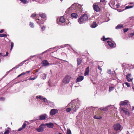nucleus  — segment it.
<instances>
[{
    "instance_id": "nucleus-51",
    "label": "nucleus",
    "mask_w": 134,
    "mask_h": 134,
    "mask_svg": "<svg viewBox=\"0 0 134 134\" xmlns=\"http://www.w3.org/2000/svg\"><path fill=\"white\" fill-rule=\"evenodd\" d=\"M46 29V27L44 26H43L41 29V30L42 31H44Z\"/></svg>"
},
{
    "instance_id": "nucleus-45",
    "label": "nucleus",
    "mask_w": 134,
    "mask_h": 134,
    "mask_svg": "<svg viewBox=\"0 0 134 134\" xmlns=\"http://www.w3.org/2000/svg\"><path fill=\"white\" fill-rule=\"evenodd\" d=\"M129 29L128 28H125L123 30L124 32H126L129 31Z\"/></svg>"
},
{
    "instance_id": "nucleus-29",
    "label": "nucleus",
    "mask_w": 134,
    "mask_h": 134,
    "mask_svg": "<svg viewBox=\"0 0 134 134\" xmlns=\"http://www.w3.org/2000/svg\"><path fill=\"white\" fill-rule=\"evenodd\" d=\"M97 26V24L96 22H93V24L91 25V27L95 28Z\"/></svg>"
},
{
    "instance_id": "nucleus-26",
    "label": "nucleus",
    "mask_w": 134,
    "mask_h": 134,
    "mask_svg": "<svg viewBox=\"0 0 134 134\" xmlns=\"http://www.w3.org/2000/svg\"><path fill=\"white\" fill-rule=\"evenodd\" d=\"M59 21L60 22L62 23H64L65 22V19L64 17L62 16L60 18Z\"/></svg>"
},
{
    "instance_id": "nucleus-49",
    "label": "nucleus",
    "mask_w": 134,
    "mask_h": 134,
    "mask_svg": "<svg viewBox=\"0 0 134 134\" xmlns=\"http://www.w3.org/2000/svg\"><path fill=\"white\" fill-rule=\"evenodd\" d=\"M67 134H71V131L69 129L68 130Z\"/></svg>"
},
{
    "instance_id": "nucleus-21",
    "label": "nucleus",
    "mask_w": 134,
    "mask_h": 134,
    "mask_svg": "<svg viewBox=\"0 0 134 134\" xmlns=\"http://www.w3.org/2000/svg\"><path fill=\"white\" fill-rule=\"evenodd\" d=\"M77 66H79V65H80L82 62V59L81 58H77Z\"/></svg>"
},
{
    "instance_id": "nucleus-48",
    "label": "nucleus",
    "mask_w": 134,
    "mask_h": 134,
    "mask_svg": "<svg viewBox=\"0 0 134 134\" xmlns=\"http://www.w3.org/2000/svg\"><path fill=\"white\" fill-rule=\"evenodd\" d=\"M36 78V77H31L29 79H28V80H34Z\"/></svg>"
},
{
    "instance_id": "nucleus-24",
    "label": "nucleus",
    "mask_w": 134,
    "mask_h": 134,
    "mask_svg": "<svg viewBox=\"0 0 134 134\" xmlns=\"http://www.w3.org/2000/svg\"><path fill=\"white\" fill-rule=\"evenodd\" d=\"M107 42L109 46L111 47L112 48L114 46V44L111 41H108Z\"/></svg>"
},
{
    "instance_id": "nucleus-40",
    "label": "nucleus",
    "mask_w": 134,
    "mask_h": 134,
    "mask_svg": "<svg viewBox=\"0 0 134 134\" xmlns=\"http://www.w3.org/2000/svg\"><path fill=\"white\" fill-rule=\"evenodd\" d=\"M7 35L6 34H0V37H7Z\"/></svg>"
},
{
    "instance_id": "nucleus-44",
    "label": "nucleus",
    "mask_w": 134,
    "mask_h": 134,
    "mask_svg": "<svg viewBox=\"0 0 134 134\" xmlns=\"http://www.w3.org/2000/svg\"><path fill=\"white\" fill-rule=\"evenodd\" d=\"M71 108L70 107V108H67L66 109V111L67 112H69L70 111H71Z\"/></svg>"
},
{
    "instance_id": "nucleus-58",
    "label": "nucleus",
    "mask_w": 134,
    "mask_h": 134,
    "mask_svg": "<svg viewBox=\"0 0 134 134\" xmlns=\"http://www.w3.org/2000/svg\"><path fill=\"white\" fill-rule=\"evenodd\" d=\"M4 99H5V98H4V97H1V98H0V100H2V101H3L4 100Z\"/></svg>"
},
{
    "instance_id": "nucleus-5",
    "label": "nucleus",
    "mask_w": 134,
    "mask_h": 134,
    "mask_svg": "<svg viewBox=\"0 0 134 134\" xmlns=\"http://www.w3.org/2000/svg\"><path fill=\"white\" fill-rule=\"evenodd\" d=\"M59 47H60V48H63L66 47V48L67 49H69L70 51L72 50L73 51H74L71 46L68 44H66L60 46H59Z\"/></svg>"
},
{
    "instance_id": "nucleus-57",
    "label": "nucleus",
    "mask_w": 134,
    "mask_h": 134,
    "mask_svg": "<svg viewBox=\"0 0 134 134\" xmlns=\"http://www.w3.org/2000/svg\"><path fill=\"white\" fill-rule=\"evenodd\" d=\"M40 55V54H38L35 55H32V57L33 58V57H36L37 55Z\"/></svg>"
},
{
    "instance_id": "nucleus-14",
    "label": "nucleus",
    "mask_w": 134,
    "mask_h": 134,
    "mask_svg": "<svg viewBox=\"0 0 134 134\" xmlns=\"http://www.w3.org/2000/svg\"><path fill=\"white\" fill-rule=\"evenodd\" d=\"M76 7H77L80 13H81L82 12V6L78 4V3H76Z\"/></svg>"
},
{
    "instance_id": "nucleus-6",
    "label": "nucleus",
    "mask_w": 134,
    "mask_h": 134,
    "mask_svg": "<svg viewBox=\"0 0 134 134\" xmlns=\"http://www.w3.org/2000/svg\"><path fill=\"white\" fill-rule=\"evenodd\" d=\"M74 101V100L69 103L68 105V107H69L70 106L72 109L75 111V102Z\"/></svg>"
},
{
    "instance_id": "nucleus-61",
    "label": "nucleus",
    "mask_w": 134,
    "mask_h": 134,
    "mask_svg": "<svg viewBox=\"0 0 134 134\" xmlns=\"http://www.w3.org/2000/svg\"><path fill=\"white\" fill-rule=\"evenodd\" d=\"M21 74H22V75H25V74H26V72H23L22 73H21Z\"/></svg>"
},
{
    "instance_id": "nucleus-53",
    "label": "nucleus",
    "mask_w": 134,
    "mask_h": 134,
    "mask_svg": "<svg viewBox=\"0 0 134 134\" xmlns=\"http://www.w3.org/2000/svg\"><path fill=\"white\" fill-rule=\"evenodd\" d=\"M9 132V131L8 130H7L4 132V134H8Z\"/></svg>"
},
{
    "instance_id": "nucleus-47",
    "label": "nucleus",
    "mask_w": 134,
    "mask_h": 134,
    "mask_svg": "<svg viewBox=\"0 0 134 134\" xmlns=\"http://www.w3.org/2000/svg\"><path fill=\"white\" fill-rule=\"evenodd\" d=\"M125 83L127 87H130V83L127 82H125Z\"/></svg>"
},
{
    "instance_id": "nucleus-23",
    "label": "nucleus",
    "mask_w": 134,
    "mask_h": 134,
    "mask_svg": "<svg viewBox=\"0 0 134 134\" xmlns=\"http://www.w3.org/2000/svg\"><path fill=\"white\" fill-rule=\"evenodd\" d=\"M120 104L121 106L127 105V101L125 100L123 102H121V103H120Z\"/></svg>"
},
{
    "instance_id": "nucleus-38",
    "label": "nucleus",
    "mask_w": 134,
    "mask_h": 134,
    "mask_svg": "<svg viewBox=\"0 0 134 134\" xmlns=\"http://www.w3.org/2000/svg\"><path fill=\"white\" fill-rule=\"evenodd\" d=\"M76 100H77V107H79V106L80 105V102L78 98H77Z\"/></svg>"
},
{
    "instance_id": "nucleus-63",
    "label": "nucleus",
    "mask_w": 134,
    "mask_h": 134,
    "mask_svg": "<svg viewBox=\"0 0 134 134\" xmlns=\"http://www.w3.org/2000/svg\"><path fill=\"white\" fill-rule=\"evenodd\" d=\"M25 72H26V73L29 74V73L30 72V71H26Z\"/></svg>"
},
{
    "instance_id": "nucleus-17",
    "label": "nucleus",
    "mask_w": 134,
    "mask_h": 134,
    "mask_svg": "<svg viewBox=\"0 0 134 134\" xmlns=\"http://www.w3.org/2000/svg\"><path fill=\"white\" fill-rule=\"evenodd\" d=\"M45 126H47V127L49 128H53L54 127V124L52 122L47 123L44 124Z\"/></svg>"
},
{
    "instance_id": "nucleus-50",
    "label": "nucleus",
    "mask_w": 134,
    "mask_h": 134,
    "mask_svg": "<svg viewBox=\"0 0 134 134\" xmlns=\"http://www.w3.org/2000/svg\"><path fill=\"white\" fill-rule=\"evenodd\" d=\"M32 58H33V57H32V55L30 56L26 60V61H27L28 60H30Z\"/></svg>"
},
{
    "instance_id": "nucleus-22",
    "label": "nucleus",
    "mask_w": 134,
    "mask_h": 134,
    "mask_svg": "<svg viewBox=\"0 0 134 134\" xmlns=\"http://www.w3.org/2000/svg\"><path fill=\"white\" fill-rule=\"evenodd\" d=\"M48 105H49L50 107L53 108L55 106L53 102L49 101Z\"/></svg>"
},
{
    "instance_id": "nucleus-35",
    "label": "nucleus",
    "mask_w": 134,
    "mask_h": 134,
    "mask_svg": "<svg viewBox=\"0 0 134 134\" xmlns=\"http://www.w3.org/2000/svg\"><path fill=\"white\" fill-rule=\"evenodd\" d=\"M134 6V4L133 5H132V6H126L125 7V9H127L132 8Z\"/></svg>"
},
{
    "instance_id": "nucleus-62",
    "label": "nucleus",
    "mask_w": 134,
    "mask_h": 134,
    "mask_svg": "<svg viewBox=\"0 0 134 134\" xmlns=\"http://www.w3.org/2000/svg\"><path fill=\"white\" fill-rule=\"evenodd\" d=\"M4 31V30H0V33H2Z\"/></svg>"
},
{
    "instance_id": "nucleus-60",
    "label": "nucleus",
    "mask_w": 134,
    "mask_h": 134,
    "mask_svg": "<svg viewBox=\"0 0 134 134\" xmlns=\"http://www.w3.org/2000/svg\"><path fill=\"white\" fill-rule=\"evenodd\" d=\"M100 2H105V0H100Z\"/></svg>"
},
{
    "instance_id": "nucleus-42",
    "label": "nucleus",
    "mask_w": 134,
    "mask_h": 134,
    "mask_svg": "<svg viewBox=\"0 0 134 134\" xmlns=\"http://www.w3.org/2000/svg\"><path fill=\"white\" fill-rule=\"evenodd\" d=\"M114 89V87H110L109 88V91L110 92L111 91H112Z\"/></svg>"
},
{
    "instance_id": "nucleus-33",
    "label": "nucleus",
    "mask_w": 134,
    "mask_h": 134,
    "mask_svg": "<svg viewBox=\"0 0 134 134\" xmlns=\"http://www.w3.org/2000/svg\"><path fill=\"white\" fill-rule=\"evenodd\" d=\"M42 77L43 79H46L47 77V74L45 73H43L42 74Z\"/></svg>"
},
{
    "instance_id": "nucleus-27",
    "label": "nucleus",
    "mask_w": 134,
    "mask_h": 134,
    "mask_svg": "<svg viewBox=\"0 0 134 134\" xmlns=\"http://www.w3.org/2000/svg\"><path fill=\"white\" fill-rule=\"evenodd\" d=\"M94 118L95 119H100L102 118L101 116H98L97 115H95L94 116Z\"/></svg>"
},
{
    "instance_id": "nucleus-59",
    "label": "nucleus",
    "mask_w": 134,
    "mask_h": 134,
    "mask_svg": "<svg viewBox=\"0 0 134 134\" xmlns=\"http://www.w3.org/2000/svg\"><path fill=\"white\" fill-rule=\"evenodd\" d=\"M111 71L110 70H108V73L109 74H111Z\"/></svg>"
},
{
    "instance_id": "nucleus-30",
    "label": "nucleus",
    "mask_w": 134,
    "mask_h": 134,
    "mask_svg": "<svg viewBox=\"0 0 134 134\" xmlns=\"http://www.w3.org/2000/svg\"><path fill=\"white\" fill-rule=\"evenodd\" d=\"M36 98L37 99H39L41 100H43L44 97L41 96H36Z\"/></svg>"
},
{
    "instance_id": "nucleus-25",
    "label": "nucleus",
    "mask_w": 134,
    "mask_h": 134,
    "mask_svg": "<svg viewBox=\"0 0 134 134\" xmlns=\"http://www.w3.org/2000/svg\"><path fill=\"white\" fill-rule=\"evenodd\" d=\"M38 15L39 16H40L41 18H44L46 17V15L44 13H39Z\"/></svg>"
},
{
    "instance_id": "nucleus-52",
    "label": "nucleus",
    "mask_w": 134,
    "mask_h": 134,
    "mask_svg": "<svg viewBox=\"0 0 134 134\" xmlns=\"http://www.w3.org/2000/svg\"><path fill=\"white\" fill-rule=\"evenodd\" d=\"M26 126V124L25 123H24L23 124V125L22 126V127L23 129H24Z\"/></svg>"
},
{
    "instance_id": "nucleus-54",
    "label": "nucleus",
    "mask_w": 134,
    "mask_h": 134,
    "mask_svg": "<svg viewBox=\"0 0 134 134\" xmlns=\"http://www.w3.org/2000/svg\"><path fill=\"white\" fill-rule=\"evenodd\" d=\"M130 35L131 37H132L134 35V32L131 33Z\"/></svg>"
},
{
    "instance_id": "nucleus-55",
    "label": "nucleus",
    "mask_w": 134,
    "mask_h": 134,
    "mask_svg": "<svg viewBox=\"0 0 134 134\" xmlns=\"http://www.w3.org/2000/svg\"><path fill=\"white\" fill-rule=\"evenodd\" d=\"M23 129H23L22 127H21L20 128L18 129V131H21V130H23Z\"/></svg>"
},
{
    "instance_id": "nucleus-41",
    "label": "nucleus",
    "mask_w": 134,
    "mask_h": 134,
    "mask_svg": "<svg viewBox=\"0 0 134 134\" xmlns=\"http://www.w3.org/2000/svg\"><path fill=\"white\" fill-rule=\"evenodd\" d=\"M109 39V38H105V37L104 36H103V41H105L107 40H108V39Z\"/></svg>"
},
{
    "instance_id": "nucleus-1",
    "label": "nucleus",
    "mask_w": 134,
    "mask_h": 134,
    "mask_svg": "<svg viewBox=\"0 0 134 134\" xmlns=\"http://www.w3.org/2000/svg\"><path fill=\"white\" fill-rule=\"evenodd\" d=\"M88 17L86 14H84L80 17L78 20V22L80 24L85 23L88 20Z\"/></svg>"
},
{
    "instance_id": "nucleus-46",
    "label": "nucleus",
    "mask_w": 134,
    "mask_h": 134,
    "mask_svg": "<svg viewBox=\"0 0 134 134\" xmlns=\"http://www.w3.org/2000/svg\"><path fill=\"white\" fill-rule=\"evenodd\" d=\"M98 68L100 70V73L101 74V71H102V69L100 68V66L99 65H98Z\"/></svg>"
},
{
    "instance_id": "nucleus-7",
    "label": "nucleus",
    "mask_w": 134,
    "mask_h": 134,
    "mask_svg": "<svg viewBox=\"0 0 134 134\" xmlns=\"http://www.w3.org/2000/svg\"><path fill=\"white\" fill-rule=\"evenodd\" d=\"M35 21L40 26H41V25L44 24V20L40 17L37 19L35 20Z\"/></svg>"
},
{
    "instance_id": "nucleus-31",
    "label": "nucleus",
    "mask_w": 134,
    "mask_h": 134,
    "mask_svg": "<svg viewBox=\"0 0 134 134\" xmlns=\"http://www.w3.org/2000/svg\"><path fill=\"white\" fill-rule=\"evenodd\" d=\"M43 100L46 105H48L49 101L48 100L45 98H43Z\"/></svg>"
},
{
    "instance_id": "nucleus-37",
    "label": "nucleus",
    "mask_w": 134,
    "mask_h": 134,
    "mask_svg": "<svg viewBox=\"0 0 134 134\" xmlns=\"http://www.w3.org/2000/svg\"><path fill=\"white\" fill-rule=\"evenodd\" d=\"M71 17H72V18H75V13H72L71 14Z\"/></svg>"
},
{
    "instance_id": "nucleus-64",
    "label": "nucleus",
    "mask_w": 134,
    "mask_h": 134,
    "mask_svg": "<svg viewBox=\"0 0 134 134\" xmlns=\"http://www.w3.org/2000/svg\"><path fill=\"white\" fill-rule=\"evenodd\" d=\"M22 75V74H21L17 76V77H20V76H21Z\"/></svg>"
},
{
    "instance_id": "nucleus-4",
    "label": "nucleus",
    "mask_w": 134,
    "mask_h": 134,
    "mask_svg": "<svg viewBox=\"0 0 134 134\" xmlns=\"http://www.w3.org/2000/svg\"><path fill=\"white\" fill-rule=\"evenodd\" d=\"M75 9V3H74L72 4L71 6L66 11L65 13L66 14H68L69 11L71 10L73 11Z\"/></svg>"
},
{
    "instance_id": "nucleus-19",
    "label": "nucleus",
    "mask_w": 134,
    "mask_h": 134,
    "mask_svg": "<svg viewBox=\"0 0 134 134\" xmlns=\"http://www.w3.org/2000/svg\"><path fill=\"white\" fill-rule=\"evenodd\" d=\"M84 79V77L80 75L78 77L76 81L77 82H80L82 80Z\"/></svg>"
},
{
    "instance_id": "nucleus-11",
    "label": "nucleus",
    "mask_w": 134,
    "mask_h": 134,
    "mask_svg": "<svg viewBox=\"0 0 134 134\" xmlns=\"http://www.w3.org/2000/svg\"><path fill=\"white\" fill-rule=\"evenodd\" d=\"M58 110L57 109H51L49 113L50 115L51 116H53L58 113Z\"/></svg>"
},
{
    "instance_id": "nucleus-10",
    "label": "nucleus",
    "mask_w": 134,
    "mask_h": 134,
    "mask_svg": "<svg viewBox=\"0 0 134 134\" xmlns=\"http://www.w3.org/2000/svg\"><path fill=\"white\" fill-rule=\"evenodd\" d=\"M126 78L128 82H131L133 79L131 74H129L126 76Z\"/></svg>"
},
{
    "instance_id": "nucleus-9",
    "label": "nucleus",
    "mask_w": 134,
    "mask_h": 134,
    "mask_svg": "<svg viewBox=\"0 0 134 134\" xmlns=\"http://www.w3.org/2000/svg\"><path fill=\"white\" fill-rule=\"evenodd\" d=\"M43 126H45L44 124H41L38 128L36 129V130L38 132L43 131L44 129V127Z\"/></svg>"
},
{
    "instance_id": "nucleus-39",
    "label": "nucleus",
    "mask_w": 134,
    "mask_h": 134,
    "mask_svg": "<svg viewBox=\"0 0 134 134\" xmlns=\"http://www.w3.org/2000/svg\"><path fill=\"white\" fill-rule=\"evenodd\" d=\"M50 49H48V50H47L43 52L42 53L40 54V55H42L43 54H44L45 53H47V52H48V51H49L50 50Z\"/></svg>"
},
{
    "instance_id": "nucleus-34",
    "label": "nucleus",
    "mask_w": 134,
    "mask_h": 134,
    "mask_svg": "<svg viewBox=\"0 0 134 134\" xmlns=\"http://www.w3.org/2000/svg\"><path fill=\"white\" fill-rule=\"evenodd\" d=\"M29 26L31 28H33L34 27V24L30 22Z\"/></svg>"
},
{
    "instance_id": "nucleus-3",
    "label": "nucleus",
    "mask_w": 134,
    "mask_h": 134,
    "mask_svg": "<svg viewBox=\"0 0 134 134\" xmlns=\"http://www.w3.org/2000/svg\"><path fill=\"white\" fill-rule=\"evenodd\" d=\"M70 78L71 77L69 75L65 76L62 81L63 83L64 84L68 83L70 81Z\"/></svg>"
},
{
    "instance_id": "nucleus-2",
    "label": "nucleus",
    "mask_w": 134,
    "mask_h": 134,
    "mask_svg": "<svg viewBox=\"0 0 134 134\" xmlns=\"http://www.w3.org/2000/svg\"><path fill=\"white\" fill-rule=\"evenodd\" d=\"M26 62V60H25L23 61L22 62H21V63H20L19 64H18V65L14 67L12 69H11L9 70V71H7L6 73V74L5 75L4 77L0 80V81H1V80H2L11 71L13 70L14 69H16L17 68H18L19 66H22L24 63L25 62Z\"/></svg>"
},
{
    "instance_id": "nucleus-13",
    "label": "nucleus",
    "mask_w": 134,
    "mask_h": 134,
    "mask_svg": "<svg viewBox=\"0 0 134 134\" xmlns=\"http://www.w3.org/2000/svg\"><path fill=\"white\" fill-rule=\"evenodd\" d=\"M114 127L115 130H120L121 128V125L119 124H117L114 125Z\"/></svg>"
},
{
    "instance_id": "nucleus-32",
    "label": "nucleus",
    "mask_w": 134,
    "mask_h": 134,
    "mask_svg": "<svg viewBox=\"0 0 134 134\" xmlns=\"http://www.w3.org/2000/svg\"><path fill=\"white\" fill-rule=\"evenodd\" d=\"M123 27V25H118L116 26V28L117 29H120Z\"/></svg>"
},
{
    "instance_id": "nucleus-8",
    "label": "nucleus",
    "mask_w": 134,
    "mask_h": 134,
    "mask_svg": "<svg viewBox=\"0 0 134 134\" xmlns=\"http://www.w3.org/2000/svg\"><path fill=\"white\" fill-rule=\"evenodd\" d=\"M121 110L123 111V113L125 114V115L128 116L130 115V112L129 110L124 107H121Z\"/></svg>"
},
{
    "instance_id": "nucleus-15",
    "label": "nucleus",
    "mask_w": 134,
    "mask_h": 134,
    "mask_svg": "<svg viewBox=\"0 0 134 134\" xmlns=\"http://www.w3.org/2000/svg\"><path fill=\"white\" fill-rule=\"evenodd\" d=\"M93 8L94 10L96 12H99L100 10L98 6L95 4L93 5Z\"/></svg>"
},
{
    "instance_id": "nucleus-16",
    "label": "nucleus",
    "mask_w": 134,
    "mask_h": 134,
    "mask_svg": "<svg viewBox=\"0 0 134 134\" xmlns=\"http://www.w3.org/2000/svg\"><path fill=\"white\" fill-rule=\"evenodd\" d=\"M31 17L32 18L35 19V20L39 18H40V16H39V15L36 14L35 13L32 14L31 15Z\"/></svg>"
},
{
    "instance_id": "nucleus-43",
    "label": "nucleus",
    "mask_w": 134,
    "mask_h": 134,
    "mask_svg": "<svg viewBox=\"0 0 134 134\" xmlns=\"http://www.w3.org/2000/svg\"><path fill=\"white\" fill-rule=\"evenodd\" d=\"M14 46V43L12 42H11V48L10 49V50H11L13 48V47Z\"/></svg>"
},
{
    "instance_id": "nucleus-20",
    "label": "nucleus",
    "mask_w": 134,
    "mask_h": 134,
    "mask_svg": "<svg viewBox=\"0 0 134 134\" xmlns=\"http://www.w3.org/2000/svg\"><path fill=\"white\" fill-rule=\"evenodd\" d=\"M89 70V67L88 66L87 67L85 71V72L84 75L85 76L88 75Z\"/></svg>"
},
{
    "instance_id": "nucleus-36",
    "label": "nucleus",
    "mask_w": 134,
    "mask_h": 134,
    "mask_svg": "<svg viewBox=\"0 0 134 134\" xmlns=\"http://www.w3.org/2000/svg\"><path fill=\"white\" fill-rule=\"evenodd\" d=\"M100 110H103L105 111H107L108 110V109L107 108H101Z\"/></svg>"
},
{
    "instance_id": "nucleus-12",
    "label": "nucleus",
    "mask_w": 134,
    "mask_h": 134,
    "mask_svg": "<svg viewBox=\"0 0 134 134\" xmlns=\"http://www.w3.org/2000/svg\"><path fill=\"white\" fill-rule=\"evenodd\" d=\"M47 115L46 114L41 115L39 116V120H44L47 118Z\"/></svg>"
},
{
    "instance_id": "nucleus-18",
    "label": "nucleus",
    "mask_w": 134,
    "mask_h": 134,
    "mask_svg": "<svg viewBox=\"0 0 134 134\" xmlns=\"http://www.w3.org/2000/svg\"><path fill=\"white\" fill-rule=\"evenodd\" d=\"M42 63L43 64V65L45 66L48 65H49V63L46 60L43 61Z\"/></svg>"
},
{
    "instance_id": "nucleus-28",
    "label": "nucleus",
    "mask_w": 134,
    "mask_h": 134,
    "mask_svg": "<svg viewBox=\"0 0 134 134\" xmlns=\"http://www.w3.org/2000/svg\"><path fill=\"white\" fill-rule=\"evenodd\" d=\"M23 4H25L28 3V2L26 0H20Z\"/></svg>"
},
{
    "instance_id": "nucleus-56",
    "label": "nucleus",
    "mask_w": 134,
    "mask_h": 134,
    "mask_svg": "<svg viewBox=\"0 0 134 134\" xmlns=\"http://www.w3.org/2000/svg\"><path fill=\"white\" fill-rule=\"evenodd\" d=\"M8 52H6V54L5 55H3V57H6L8 55Z\"/></svg>"
}]
</instances>
